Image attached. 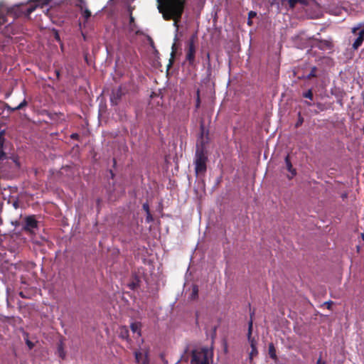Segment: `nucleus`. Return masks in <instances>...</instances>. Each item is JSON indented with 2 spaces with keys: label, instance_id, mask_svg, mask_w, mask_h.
<instances>
[{
  "label": "nucleus",
  "instance_id": "f8f14e48",
  "mask_svg": "<svg viewBox=\"0 0 364 364\" xmlns=\"http://www.w3.org/2000/svg\"><path fill=\"white\" fill-rule=\"evenodd\" d=\"M285 164H286V166H287V170L291 173L292 176L293 177L294 176H295L296 174V169L293 168L292 166V164H291V160H290V158H289V156L287 155L286 157H285Z\"/></svg>",
  "mask_w": 364,
  "mask_h": 364
},
{
  "label": "nucleus",
  "instance_id": "e433bc0d",
  "mask_svg": "<svg viewBox=\"0 0 364 364\" xmlns=\"http://www.w3.org/2000/svg\"><path fill=\"white\" fill-rule=\"evenodd\" d=\"M70 138L74 140H79L80 139V135L77 133H73L70 135Z\"/></svg>",
  "mask_w": 364,
  "mask_h": 364
},
{
  "label": "nucleus",
  "instance_id": "cd10ccee",
  "mask_svg": "<svg viewBox=\"0 0 364 364\" xmlns=\"http://www.w3.org/2000/svg\"><path fill=\"white\" fill-rule=\"evenodd\" d=\"M135 360L137 363L140 362L141 358H142V353L140 351L134 352Z\"/></svg>",
  "mask_w": 364,
  "mask_h": 364
},
{
  "label": "nucleus",
  "instance_id": "4468645a",
  "mask_svg": "<svg viewBox=\"0 0 364 364\" xmlns=\"http://www.w3.org/2000/svg\"><path fill=\"white\" fill-rule=\"evenodd\" d=\"M176 49H177L176 48V43H174L172 45V46H171V58L169 60V63L168 65V68L171 67L173 63L175 55H176Z\"/></svg>",
  "mask_w": 364,
  "mask_h": 364
},
{
  "label": "nucleus",
  "instance_id": "7ed1b4c3",
  "mask_svg": "<svg viewBox=\"0 0 364 364\" xmlns=\"http://www.w3.org/2000/svg\"><path fill=\"white\" fill-rule=\"evenodd\" d=\"M52 0H35L31 2L28 6L26 4H21L17 6L20 11L23 14L26 16L28 17L31 13H33L37 7L43 8L44 6L49 4Z\"/></svg>",
  "mask_w": 364,
  "mask_h": 364
},
{
  "label": "nucleus",
  "instance_id": "de8ad7c7",
  "mask_svg": "<svg viewBox=\"0 0 364 364\" xmlns=\"http://www.w3.org/2000/svg\"><path fill=\"white\" fill-rule=\"evenodd\" d=\"M247 24H248L249 26H251V25L252 24V19H249V18H248Z\"/></svg>",
  "mask_w": 364,
  "mask_h": 364
},
{
  "label": "nucleus",
  "instance_id": "2eb2a0df",
  "mask_svg": "<svg viewBox=\"0 0 364 364\" xmlns=\"http://www.w3.org/2000/svg\"><path fill=\"white\" fill-rule=\"evenodd\" d=\"M289 6L290 9H294L297 3L303 5H307L306 0H288Z\"/></svg>",
  "mask_w": 364,
  "mask_h": 364
},
{
  "label": "nucleus",
  "instance_id": "dca6fc26",
  "mask_svg": "<svg viewBox=\"0 0 364 364\" xmlns=\"http://www.w3.org/2000/svg\"><path fill=\"white\" fill-rule=\"evenodd\" d=\"M269 355L272 359H274V360L277 359V357L276 355V350H275V348L272 343L269 344Z\"/></svg>",
  "mask_w": 364,
  "mask_h": 364
},
{
  "label": "nucleus",
  "instance_id": "2f4dec72",
  "mask_svg": "<svg viewBox=\"0 0 364 364\" xmlns=\"http://www.w3.org/2000/svg\"><path fill=\"white\" fill-rule=\"evenodd\" d=\"M11 159L13 160V161L14 162V164H16V166L19 168L20 167V163H19V161H18V156H12L11 157Z\"/></svg>",
  "mask_w": 364,
  "mask_h": 364
},
{
  "label": "nucleus",
  "instance_id": "20e7f679",
  "mask_svg": "<svg viewBox=\"0 0 364 364\" xmlns=\"http://www.w3.org/2000/svg\"><path fill=\"white\" fill-rule=\"evenodd\" d=\"M196 39V35L191 36L187 42V46L186 48V60L188 62V64L191 66L193 65L195 63Z\"/></svg>",
  "mask_w": 364,
  "mask_h": 364
},
{
  "label": "nucleus",
  "instance_id": "a18cd8bd",
  "mask_svg": "<svg viewBox=\"0 0 364 364\" xmlns=\"http://www.w3.org/2000/svg\"><path fill=\"white\" fill-rule=\"evenodd\" d=\"M224 350L225 353L228 351V343L225 341H224Z\"/></svg>",
  "mask_w": 364,
  "mask_h": 364
},
{
  "label": "nucleus",
  "instance_id": "bb28decb",
  "mask_svg": "<svg viewBox=\"0 0 364 364\" xmlns=\"http://www.w3.org/2000/svg\"><path fill=\"white\" fill-rule=\"evenodd\" d=\"M82 16L83 17L85 18V19L87 21L88 20L90 16H91V12L89 9H86L83 13H82Z\"/></svg>",
  "mask_w": 364,
  "mask_h": 364
},
{
  "label": "nucleus",
  "instance_id": "9b49d317",
  "mask_svg": "<svg viewBox=\"0 0 364 364\" xmlns=\"http://www.w3.org/2000/svg\"><path fill=\"white\" fill-rule=\"evenodd\" d=\"M316 46L321 50L331 49L333 47L331 42L326 40L318 41Z\"/></svg>",
  "mask_w": 364,
  "mask_h": 364
},
{
  "label": "nucleus",
  "instance_id": "aec40b11",
  "mask_svg": "<svg viewBox=\"0 0 364 364\" xmlns=\"http://www.w3.org/2000/svg\"><path fill=\"white\" fill-rule=\"evenodd\" d=\"M28 105V102L26 99H24L17 107L12 109L13 112H15L16 110H19L23 109V107H26Z\"/></svg>",
  "mask_w": 364,
  "mask_h": 364
},
{
  "label": "nucleus",
  "instance_id": "b1692460",
  "mask_svg": "<svg viewBox=\"0 0 364 364\" xmlns=\"http://www.w3.org/2000/svg\"><path fill=\"white\" fill-rule=\"evenodd\" d=\"M5 132L1 131L0 132V146H4V144H6V139L4 137Z\"/></svg>",
  "mask_w": 364,
  "mask_h": 364
},
{
  "label": "nucleus",
  "instance_id": "9d476101",
  "mask_svg": "<svg viewBox=\"0 0 364 364\" xmlns=\"http://www.w3.org/2000/svg\"><path fill=\"white\" fill-rule=\"evenodd\" d=\"M118 333L119 338L126 340L128 343L131 342L129 338V330L127 326H120Z\"/></svg>",
  "mask_w": 364,
  "mask_h": 364
},
{
  "label": "nucleus",
  "instance_id": "f257e3e1",
  "mask_svg": "<svg viewBox=\"0 0 364 364\" xmlns=\"http://www.w3.org/2000/svg\"><path fill=\"white\" fill-rule=\"evenodd\" d=\"M158 9L166 21H173L178 29L185 9V0H156Z\"/></svg>",
  "mask_w": 364,
  "mask_h": 364
},
{
  "label": "nucleus",
  "instance_id": "473e14b6",
  "mask_svg": "<svg viewBox=\"0 0 364 364\" xmlns=\"http://www.w3.org/2000/svg\"><path fill=\"white\" fill-rule=\"evenodd\" d=\"M142 208L146 213H150L149 205L147 203H144Z\"/></svg>",
  "mask_w": 364,
  "mask_h": 364
},
{
  "label": "nucleus",
  "instance_id": "f03ea898",
  "mask_svg": "<svg viewBox=\"0 0 364 364\" xmlns=\"http://www.w3.org/2000/svg\"><path fill=\"white\" fill-rule=\"evenodd\" d=\"M208 155L203 144L196 146L195 155V172L197 176L204 175L207 170Z\"/></svg>",
  "mask_w": 364,
  "mask_h": 364
},
{
  "label": "nucleus",
  "instance_id": "5701e85b",
  "mask_svg": "<svg viewBox=\"0 0 364 364\" xmlns=\"http://www.w3.org/2000/svg\"><path fill=\"white\" fill-rule=\"evenodd\" d=\"M196 109H198L200 106V90H198L196 92Z\"/></svg>",
  "mask_w": 364,
  "mask_h": 364
},
{
  "label": "nucleus",
  "instance_id": "c03bdc74",
  "mask_svg": "<svg viewBox=\"0 0 364 364\" xmlns=\"http://www.w3.org/2000/svg\"><path fill=\"white\" fill-rule=\"evenodd\" d=\"M359 28H360L359 26L353 28H352V33H356V32L359 29Z\"/></svg>",
  "mask_w": 364,
  "mask_h": 364
},
{
  "label": "nucleus",
  "instance_id": "7c9ffc66",
  "mask_svg": "<svg viewBox=\"0 0 364 364\" xmlns=\"http://www.w3.org/2000/svg\"><path fill=\"white\" fill-rule=\"evenodd\" d=\"M6 16L3 14L0 13V25L4 24L6 23Z\"/></svg>",
  "mask_w": 364,
  "mask_h": 364
},
{
  "label": "nucleus",
  "instance_id": "c9c22d12",
  "mask_svg": "<svg viewBox=\"0 0 364 364\" xmlns=\"http://www.w3.org/2000/svg\"><path fill=\"white\" fill-rule=\"evenodd\" d=\"M256 16H257V13L255 11H250L248 13V18L249 19H252V18L255 17Z\"/></svg>",
  "mask_w": 364,
  "mask_h": 364
},
{
  "label": "nucleus",
  "instance_id": "37998d69",
  "mask_svg": "<svg viewBox=\"0 0 364 364\" xmlns=\"http://www.w3.org/2000/svg\"><path fill=\"white\" fill-rule=\"evenodd\" d=\"M316 364H326V362L323 361L321 360V358H320L318 359Z\"/></svg>",
  "mask_w": 364,
  "mask_h": 364
},
{
  "label": "nucleus",
  "instance_id": "f704fd0d",
  "mask_svg": "<svg viewBox=\"0 0 364 364\" xmlns=\"http://www.w3.org/2000/svg\"><path fill=\"white\" fill-rule=\"evenodd\" d=\"M316 105L319 111H323L325 109L324 105L321 102H317Z\"/></svg>",
  "mask_w": 364,
  "mask_h": 364
},
{
  "label": "nucleus",
  "instance_id": "72a5a7b5",
  "mask_svg": "<svg viewBox=\"0 0 364 364\" xmlns=\"http://www.w3.org/2000/svg\"><path fill=\"white\" fill-rule=\"evenodd\" d=\"M192 364H205V361L202 360L200 362H196V356L193 355V359H192Z\"/></svg>",
  "mask_w": 364,
  "mask_h": 364
},
{
  "label": "nucleus",
  "instance_id": "6ab92c4d",
  "mask_svg": "<svg viewBox=\"0 0 364 364\" xmlns=\"http://www.w3.org/2000/svg\"><path fill=\"white\" fill-rule=\"evenodd\" d=\"M316 71H317V68L316 66H314L313 68H311V72L306 77V78L307 80H310L313 77H316Z\"/></svg>",
  "mask_w": 364,
  "mask_h": 364
},
{
  "label": "nucleus",
  "instance_id": "79ce46f5",
  "mask_svg": "<svg viewBox=\"0 0 364 364\" xmlns=\"http://www.w3.org/2000/svg\"><path fill=\"white\" fill-rule=\"evenodd\" d=\"M26 343H27V345L28 346V347H29V348H30V349L33 348V344L30 341H28H28H26Z\"/></svg>",
  "mask_w": 364,
  "mask_h": 364
},
{
  "label": "nucleus",
  "instance_id": "603ef678",
  "mask_svg": "<svg viewBox=\"0 0 364 364\" xmlns=\"http://www.w3.org/2000/svg\"><path fill=\"white\" fill-rule=\"evenodd\" d=\"M314 113H315V114H318V111H314Z\"/></svg>",
  "mask_w": 364,
  "mask_h": 364
},
{
  "label": "nucleus",
  "instance_id": "39448f33",
  "mask_svg": "<svg viewBox=\"0 0 364 364\" xmlns=\"http://www.w3.org/2000/svg\"><path fill=\"white\" fill-rule=\"evenodd\" d=\"M127 90L124 86H119L118 87L113 89L110 96V102L112 105H117L119 104L122 97L126 95Z\"/></svg>",
  "mask_w": 364,
  "mask_h": 364
},
{
  "label": "nucleus",
  "instance_id": "8fccbe9b",
  "mask_svg": "<svg viewBox=\"0 0 364 364\" xmlns=\"http://www.w3.org/2000/svg\"><path fill=\"white\" fill-rule=\"evenodd\" d=\"M361 237H362V239L364 240V232H363V233H362V235H361Z\"/></svg>",
  "mask_w": 364,
  "mask_h": 364
},
{
  "label": "nucleus",
  "instance_id": "49530a36",
  "mask_svg": "<svg viewBox=\"0 0 364 364\" xmlns=\"http://www.w3.org/2000/svg\"><path fill=\"white\" fill-rule=\"evenodd\" d=\"M304 104L307 106H311L312 104L310 102H308V101H304Z\"/></svg>",
  "mask_w": 364,
  "mask_h": 364
},
{
  "label": "nucleus",
  "instance_id": "c756f323",
  "mask_svg": "<svg viewBox=\"0 0 364 364\" xmlns=\"http://www.w3.org/2000/svg\"><path fill=\"white\" fill-rule=\"evenodd\" d=\"M141 364H149V358L147 353H145Z\"/></svg>",
  "mask_w": 364,
  "mask_h": 364
},
{
  "label": "nucleus",
  "instance_id": "a19ab883",
  "mask_svg": "<svg viewBox=\"0 0 364 364\" xmlns=\"http://www.w3.org/2000/svg\"><path fill=\"white\" fill-rule=\"evenodd\" d=\"M5 107H6V109L7 110H9V111H11V112H13V111H12V109H13L14 107H10V106H9L8 104H6V103L5 104Z\"/></svg>",
  "mask_w": 364,
  "mask_h": 364
},
{
  "label": "nucleus",
  "instance_id": "f3484780",
  "mask_svg": "<svg viewBox=\"0 0 364 364\" xmlns=\"http://www.w3.org/2000/svg\"><path fill=\"white\" fill-rule=\"evenodd\" d=\"M6 144H4V146H0V160H4L6 159Z\"/></svg>",
  "mask_w": 364,
  "mask_h": 364
},
{
  "label": "nucleus",
  "instance_id": "58836bf2",
  "mask_svg": "<svg viewBox=\"0 0 364 364\" xmlns=\"http://www.w3.org/2000/svg\"><path fill=\"white\" fill-rule=\"evenodd\" d=\"M13 206L14 207L15 209L18 208L19 205H18V200H16L15 201H14Z\"/></svg>",
  "mask_w": 364,
  "mask_h": 364
},
{
  "label": "nucleus",
  "instance_id": "a878e982",
  "mask_svg": "<svg viewBox=\"0 0 364 364\" xmlns=\"http://www.w3.org/2000/svg\"><path fill=\"white\" fill-rule=\"evenodd\" d=\"M58 350L59 356L61 357L62 358H64L65 356V353L63 350L62 344H60V346H58Z\"/></svg>",
  "mask_w": 364,
  "mask_h": 364
},
{
  "label": "nucleus",
  "instance_id": "4c0bfd02",
  "mask_svg": "<svg viewBox=\"0 0 364 364\" xmlns=\"http://www.w3.org/2000/svg\"><path fill=\"white\" fill-rule=\"evenodd\" d=\"M198 287L196 286H194L193 288V291H192L191 296H198Z\"/></svg>",
  "mask_w": 364,
  "mask_h": 364
},
{
  "label": "nucleus",
  "instance_id": "09e8293b",
  "mask_svg": "<svg viewBox=\"0 0 364 364\" xmlns=\"http://www.w3.org/2000/svg\"><path fill=\"white\" fill-rule=\"evenodd\" d=\"M110 173H111V175H112V177H113V176H114V173H113V171H110Z\"/></svg>",
  "mask_w": 364,
  "mask_h": 364
},
{
  "label": "nucleus",
  "instance_id": "c85d7f7f",
  "mask_svg": "<svg viewBox=\"0 0 364 364\" xmlns=\"http://www.w3.org/2000/svg\"><path fill=\"white\" fill-rule=\"evenodd\" d=\"M153 220H154V218H153V216H152V215H151V212H150V213H146V221L147 223H151V222H152Z\"/></svg>",
  "mask_w": 364,
  "mask_h": 364
},
{
  "label": "nucleus",
  "instance_id": "4be33fe9",
  "mask_svg": "<svg viewBox=\"0 0 364 364\" xmlns=\"http://www.w3.org/2000/svg\"><path fill=\"white\" fill-rule=\"evenodd\" d=\"M304 122V118L301 117V114L300 112L298 114V120L295 124V127L296 128L299 127Z\"/></svg>",
  "mask_w": 364,
  "mask_h": 364
},
{
  "label": "nucleus",
  "instance_id": "a211bd4d",
  "mask_svg": "<svg viewBox=\"0 0 364 364\" xmlns=\"http://www.w3.org/2000/svg\"><path fill=\"white\" fill-rule=\"evenodd\" d=\"M139 279L137 277H135L134 280L128 284V286L131 289L134 290L139 286Z\"/></svg>",
  "mask_w": 364,
  "mask_h": 364
},
{
  "label": "nucleus",
  "instance_id": "ddd939ff",
  "mask_svg": "<svg viewBox=\"0 0 364 364\" xmlns=\"http://www.w3.org/2000/svg\"><path fill=\"white\" fill-rule=\"evenodd\" d=\"M131 330L133 333H137L138 336H141V323L139 322H134L131 323Z\"/></svg>",
  "mask_w": 364,
  "mask_h": 364
},
{
  "label": "nucleus",
  "instance_id": "ea45409f",
  "mask_svg": "<svg viewBox=\"0 0 364 364\" xmlns=\"http://www.w3.org/2000/svg\"><path fill=\"white\" fill-rule=\"evenodd\" d=\"M206 60L208 61V66L210 67V53H207L206 54Z\"/></svg>",
  "mask_w": 364,
  "mask_h": 364
},
{
  "label": "nucleus",
  "instance_id": "393cba45",
  "mask_svg": "<svg viewBox=\"0 0 364 364\" xmlns=\"http://www.w3.org/2000/svg\"><path fill=\"white\" fill-rule=\"evenodd\" d=\"M333 302L331 301H325L321 304V307H325L327 309H331Z\"/></svg>",
  "mask_w": 364,
  "mask_h": 364
},
{
  "label": "nucleus",
  "instance_id": "6e6552de",
  "mask_svg": "<svg viewBox=\"0 0 364 364\" xmlns=\"http://www.w3.org/2000/svg\"><path fill=\"white\" fill-rule=\"evenodd\" d=\"M129 31L130 33H134L136 36L143 34V32L138 28V26L135 23L134 18L132 16V13L130 14L129 16Z\"/></svg>",
  "mask_w": 364,
  "mask_h": 364
},
{
  "label": "nucleus",
  "instance_id": "412c9836",
  "mask_svg": "<svg viewBox=\"0 0 364 364\" xmlns=\"http://www.w3.org/2000/svg\"><path fill=\"white\" fill-rule=\"evenodd\" d=\"M302 96L304 97V98H307V99H309L311 100H313L314 98V94H313V92H312V90L311 89H309V90H307L306 92H304L302 94Z\"/></svg>",
  "mask_w": 364,
  "mask_h": 364
},
{
  "label": "nucleus",
  "instance_id": "3c124183",
  "mask_svg": "<svg viewBox=\"0 0 364 364\" xmlns=\"http://www.w3.org/2000/svg\"><path fill=\"white\" fill-rule=\"evenodd\" d=\"M19 296H24L22 291L19 292Z\"/></svg>",
  "mask_w": 364,
  "mask_h": 364
},
{
  "label": "nucleus",
  "instance_id": "423d86ee",
  "mask_svg": "<svg viewBox=\"0 0 364 364\" xmlns=\"http://www.w3.org/2000/svg\"><path fill=\"white\" fill-rule=\"evenodd\" d=\"M252 331V321H250L249 322V325H248V333H247V338H248V341L250 343V346L252 348L251 352L250 353V355H249V358H250V361L252 360L253 357L257 356L258 354V351H257V349L256 347V341L251 336Z\"/></svg>",
  "mask_w": 364,
  "mask_h": 364
},
{
  "label": "nucleus",
  "instance_id": "0eeeda50",
  "mask_svg": "<svg viewBox=\"0 0 364 364\" xmlns=\"http://www.w3.org/2000/svg\"><path fill=\"white\" fill-rule=\"evenodd\" d=\"M38 228V221L36 220L34 215L27 216L25 218V225L23 229L26 231H31L34 228Z\"/></svg>",
  "mask_w": 364,
  "mask_h": 364
},
{
  "label": "nucleus",
  "instance_id": "1a4fd4ad",
  "mask_svg": "<svg viewBox=\"0 0 364 364\" xmlns=\"http://www.w3.org/2000/svg\"><path fill=\"white\" fill-rule=\"evenodd\" d=\"M364 41V28L362 29L359 33L358 38L355 40L354 43H353V48L354 50H357L363 43Z\"/></svg>",
  "mask_w": 364,
  "mask_h": 364
}]
</instances>
